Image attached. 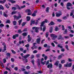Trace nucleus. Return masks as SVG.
Wrapping results in <instances>:
<instances>
[{
  "label": "nucleus",
  "instance_id": "obj_18",
  "mask_svg": "<svg viewBox=\"0 0 74 74\" xmlns=\"http://www.w3.org/2000/svg\"><path fill=\"white\" fill-rule=\"evenodd\" d=\"M25 12H31V10L29 9H27L25 10Z\"/></svg>",
  "mask_w": 74,
  "mask_h": 74
},
{
  "label": "nucleus",
  "instance_id": "obj_30",
  "mask_svg": "<svg viewBox=\"0 0 74 74\" xmlns=\"http://www.w3.org/2000/svg\"><path fill=\"white\" fill-rule=\"evenodd\" d=\"M10 53H8L6 54V55L7 56H8L9 58H10V56H10Z\"/></svg>",
  "mask_w": 74,
  "mask_h": 74
},
{
  "label": "nucleus",
  "instance_id": "obj_31",
  "mask_svg": "<svg viewBox=\"0 0 74 74\" xmlns=\"http://www.w3.org/2000/svg\"><path fill=\"white\" fill-rule=\"evenodd\" d=\"M22 19H21L20 20H19L18 22L19 23V25H21V22H22Z\"/></svg>",
  "mask_w": 74,
  "mask_h": 74
},
{
  "label": "nucleus",
  "instance_id": "obj_22",
  "mask_svg": "<svg viewBox=\"0 0 74 74\" xmlns=\"http://www.w3.org/2000/svg\"><path fill=\"white\" fill-rule=\"evenodd\" d=\"M27 21H29L30 20V17L27 16Z\"/></svg>",
  "mask_w": 74,
  "mask_h": 74
},
{
  "label": "nucleus",
  "instance_id": "obj_41",
  "mask_svg": "<svg viewBox=\"0 0 74 74\" xmlns=\"http://www.w3.org/2000/svg\"><path fill=\"white\" fill-rule=\"evenodd\" d=\"M10 2H11V3L12 4H14V3H15L16 1H10Z\"/></svg>",
  "mask_w": 74,
  "mask_h": 74
},
{
  "label": "nucleus",
  "instance_id": "obj_16",
  "mask_svg": "<svg viewBox=\"0 0 74 74\" xmlns=\"http://www.w3.org/2000/svg\"><path fill=\"white\" fill-rule=\"evenodd\" d=\"M35 23V21L31 20L30 23V25L32 26V24H34Z\"/></svg>",
  "mask_w": 74,
  "mask_h": 74
},
{
  "label": "nucleus",
  "instance_id": "obj_37",
  "mask_svg": "<svg viewBox=\"0 0 74 74\" xmlns=\"http://www.w3.org/2000/svg\"><path fill=\"white\" fill-rule=\"evenodd\" d=\"M16 13V12L15 11H13L11 12V15H14V14H15Z\"/></svg>",
  "mask_w": 74,
  "mask_h": 74
},
{
  "label": "nucleus",
  "instance_id": "obj_32",
  "mask_svg": "<svg viewBox=\"0 0 74 74\" xmlns=\"http://www.w3.org/2000/svg\"><path fill=\"white\" fill-rule=\"evenodd\" d=\"M6 23H11V21H10L9 20H7L6 22Z\"/></svg>",
  "mask_w": 74,
  "mask_h": 74
},
{
  "label": "nucleus",
  "instance_id": "obj_28",
  "mask_svg": "<svg viewBox=\"0 0 74 74\" xmlns=\"http://www.w3.org/2000/svg\"><path fill=\"white\" fill-rule=\"evenodd\" d=\"M59 38H58V40H60L61 38L62 37V36L61 35H59Z\"/></svg>",
  "mask_w": 74,
  "mask_h": 74
},
{
  "label": "nucleus",
  "instance_id": "obj_17",
  "mask_svg": "<svg viewBox=\"0 0 74 74\" xmlns=\"http://www.w3.org/2000/svg\"><path fill=\"white\" fill-rule=\"evenodd\" d=\"M59 64V61H56L54 64V65L56 66L57 67H58V64Z\"/></svg>",
  "mask_w": 74,
  "mask_h": 74
},
{
  "label": "nucleus",
  "instance_id": "obj_60",
  "mask_svg": "<svg viewBox=\"0 0 74 74\" xmlns=\"http://www.w3.org/2000/svg\"><path fill=\"white\" fill-rule=\"evenodd\" d=\"M37 58H40V54H37L36 55Z\"/></svg>",
  "mask_w": 74,
  "mask_h": 74
},
{
  "label": "nucleus",
  "instance_id": "obj_10",
  "mask_svg": "<svg viewBox=\"0 0 74 74\" xmlns=\"http://www.w3.org/2000/svg\"><path fill=\"white\" fill-rule=\"evenodd\" d=\"M40 41H41V39L40 38H38L36 39V41L38 44H40Z\"/></svg>",
  "mask_w": 74,
  "mask_h": 74
},
{
  "label": "nucleus",
  "instance_id": "obj_15",
  "mask_svg": "<svg viewBox=\"0 0 74 74\" xmlns=\"http://www.w3.org/2000/svg\"><path fill=\"white\" fill-rule=\"evenodd\" d=\"M55 25V23L53 22V21H51L50 22V23L48 24V25L49 26V25Z\"/></svg>",
  "mask_w": 74,
  "mask_h": 74
},
{
  "label": "nucleus",
  "instance_id": "obj_47",
  "mask_svg": "<svg viewBox=\"0 0 74 74\" xmlns=\"http://www.w3.org/2000/svg\"><path fill=\"white\" fill-rule=\"evenodd\" d=\"M62 19H67V16H65L62 18Z\"/></svg>",
  "mask_w": 74,
  "mask_h": 74
},
{
  "label": "nucleus",
  "instance_id": "obj_57",
  "mask_svg": "<svg viewBox=\"0 0 74 74\" xmlns=\"http://www.w3.org/2000/svg\"><path fill=\"white\" fill-rule=\"evenodd\" d=\"M11 60L12 62H14V61H15V60H14V59L12 58L11 59Z\"/></svg>",
  "mask_w": 74,
  "mask_h": 74
},
{
  "label": "nucleus",
  "instance_id": "obj_34",
  "mask_svg": "<svg viewBox=\"0 0 74 74\" xmlns=\"http://www.w3.org/2000/svg\"><path fill=\"white\" fill-rule=\"evenodd\" d=\"M62 58V56L61 55H59L58 57V59L59 60L60 59Z\"/></svg>",
  "mask_w": 74,
  "mask_h": 74
},
{
  "label": "nucleus",
  "instance_id": "obj_23",
  "mask_svg": "<svg viewBox=\"0 0 74 74\" xmlns=\"http://www.w3.org/2000/svg\"><path fill=\"white\" fill-rule=\"evenodd\" d=\"M4 9V7L1 5H0V10H3Z\"/></svg>",
  "mask_w": 74,
  "mask_h": 74
},
{
  "label": "nucleus",
  "instance_id": "obj_12",
  "mask_svg": "<svg viewBox=\"0 0 74 74\" xmlns=\"http://www.w3.org/2000/svg\"><path fill=\"white\" fill-rule=\"evenodd\" d=\"M52 66H53V65H52V64H49L47 66V68H52Z\"/></svg>",
  "mask_w": 74,
  "mask_h": 74
},
{
  "label": "nucleus",
  "instance_id": "obj_54",
  "mask_svg": "<svg viewBox=\"0 0 74 74\" xmlns=\"http://www.w3.org/2000/svg\"><path fill=\"white\" fill-rule=\"evenodd\" d=\"M48 45H47V44H45V45H44V47L45 48H46V47H47Z\"/></svg>",
  "mask_w": 74,
  "mask_h": 74
},
{
  "label": "nucleus",
  "instance_id": "obj_35",
  "mask_svg": "<svg viewBox=\"0 0 74 74\" xmlns=\"http://www.w3.org/2000/svg\"><path fill=\"white\" fill-rule=\"evenodd\" d=\"M49 35V32H47L46 33V38H48V37Z\"/></svg>",
  "mask_w": 74,
  "mask_h": 74
},
{
  "label": "nucleus",
  "instance_id": "obj_25",
  "mask_svg": "<svg viewBox=\"0 0 74 74\" xmlns=\"http://www.w3.org/2000/svg\"><path fill=\"white\" fill-rule=\"evenodd\" d=\"M67 33V29H66L64 31V32L63 33V34H66Z\"/></svg>",
  "mask_w": 74,
  "mask_h": 74
},
{
  "label": "nucleus",
  "instance_id": "obj_48",
  "mask_svg": "<svg viewBox=\"0 0 74 74\" xmlns=\"http://www.w3.org/2000/svg\"><path fill=\"white\" fill-rule=\"evenodd\" d=\"M12 10H13V11H15L16 10V7H13L12 8Z\"/></svg>",
  "mask_w": 74,
  "mask_h": 74
},
{
  "label": "nucleus",
  "instance_id": "obj_20",
  "mask_svg": "<svg viewBox=\"0 0 74 74\" xmlns=\"http://www.w3.org/2000/svg\"><path fill=\"white\" fill-rule=\"evenodd\" d=\"M6 48H7V47H6V46H5L4 47V49L2 50L3 52H5V51L7 50V49H6Z\"/></svg>",
  "mask_w": 74,
  "mask_h": 74
},
{
  "label": "nucleus",
  "instance_id": "obj_42",
  "mask_svg": "<svg viewBox=\"0 0 74 74\" xmlns=\"http://www.w3.org/2000/svg\"><path fill=\"white\" fill-rule=\"evenodd\" d=\"M58 29H58V27H57V26H56V28L55 29V31H56V32H57Z\"/></svg>",
  "mask_w": 74,
  "mask_h": 74
},
{
  "label": "nucleus",
  "instance_id": "obj_59",
  "mask_svg": "<svg viewBox=\"0 0 74 74\" xmlns=\"http://www.w3.org/2000/svg\"><path fill=\"white\" fill-rule=\"evenodd\" d=\"M40 61H38V66L39 67L40 66Z\"/></svg>",
  "mask_w": 74,
  "mask_h": 74
},
{
  "label": "nucleus",
  "instance_id": "obj_27",
  "mask_svg": "<svg viewBox=\"0 0 74 74\" xmlns=\"http://www.w3.org/2000/svg\"><path fill=\"white\" fill-rule=\"evenodd\" d=\"M0 63H1V66H2V68H4V66L3 63H2L1 61L0 62Z\"/></svg>",
  "mask_w": 74,
  "mask_h": 74
},
{
  "label": "nucleus",
  "instance_id": "obj_51",
  "mask_svg": "<svg viewBox=\"0 0 74 74\" xmlns=\"http://www.w3.org/2000/svg\"><path fill=\"white\" fill-rule=\"evenodd\" d=\"M62 30H64L65 29V28L64 27V25H62Z\"/></svg>",
  "mask_w": 74,
  "mask_h": 74
},
{
  "label": "nucleus",
  "instance_id": "obj_53",
  "mask_svg": "<svg viewBox=\"0 0 74 74\" xmlns=\"http://www.w3.org/2000/svg\"><path fill=\"white\" fill-rule=\"evenodd\" d=\"M16 7H17L18 8V10H21V8H20L19 7V6L18 5H16Z\"/></svg>",
  "mask_w": 74,
  "mask_h": 74
},
{
  "label": "nucleus",
  "instance_id": "obj_52",
  "mask_svg": "<svg viewBox=\"0 0 74 74\" xmlns=\"http://www.w3.org/2000/svg\"><path fill=\"white\" fill-rule=\"evenodd\" d=\"M5 6L7 8H10V7H9V6L7 4H5Z\"/></svg>",
  "mask_w": 74,
  "mask_h": 74
},
{
  "label": "nucleus",
  "instance_id": "obj_4",
  "mask_svg": "<svg viewBox=\"0 0 74 74\" xmlns=\"http://www.w3.org/2000/svg\"><path fill=\"white\" fill-rule=\"evenodd\" d=\"M51 37H52V40H55L56 38L58 37V36L55 35V34H51L50 35Z\"/></svg>",
  "mask_w": 74,
  "mask_h": 74
},
{
  "label": "nucleus",
  "instance_id": "obj_36",
  "mask_svg": "<svg viewBox=\"0 0 74 74\" xmlns=\"http://www.w3.org/2000/svg\"><path fill=\"white\" fill-rule=\"evenodd\" d=\"M49 7H47V8H46V12H49Z\"/></svg>",
  "mask_w": 74,
  "mask_h": 74
},
{
  "label": "nucleus",
  "instance_id": "obj_39",
  "mask_svg": "<svg viewBox=\"0 0 74 74\" xmlns=\"http://www.w3.org/2000/svg\"><path fill=\"white\" fill-rule=\"evenodd\" d=\"M4 26V24L3 23H1L0 24V27H1V28L2 27H3Z\"/></svg>",
  "mask_w": 74,
  "mask_h": 74
},
{
  "label": "nucleus",
  "instance_id": "obj_49",
  "mask_svg": "<svg viewBox=\"0 0 74 74\" xmlns=\"http://www.w3.org/2000/svg\"><path fill=\"white\" fill-rule=\"evenodd\" d=\"M31 40H32V38H28L27 40L28 42H30V41H31Z\"/></svg>",
  "mask_w": 74,
  "mask_h": 74
},
{
  "label": "nucleus",
  "instance_id": "obj_64",
  "mask_svg": "<svg viewBox=\"0 0 74 74\" xmlns=\"http://www.w3.org/2000/svg\"><path fill=\"white\" fill-rule=\"evenodd\" d=\"M30 66H27L26 67V69L27 70H29V69H30Z\"/></svg>",
  "mask_w": 74,
  "mask_h": 74
},
{
  "label": "nucleus",
  "instance_id": "obj_46",
  "mask_svg": "<svg viewBox=\"0 0 74 74\" xmlns=\"http://www.w3.org/2000/svg\"><path fill=\"white\" fill-rule=\"evenodd\" d=\"M11 51L12 53H14V54H15V53H16V52L14 51V50H11Z\"/></svg>",
  "mask_w": 74,
  "mask_h": 74
},
{
  "label": "nucleus",
  "instance_id": "obj_2",
  "mask_svg": "<svg viewBox=\"0 0 74 74\" xmlns=\"http://www.w3.org/2000/svg\"><path fill=\"white\" fill-rule=\"evenodd\" d=\"M13 17H14V19L15 21V19H16V20L19 19L20 18H22V16H21V15L20 14H19L18 16H16V15H14V16Z\"/></svg>",
  "mask_w": 74,
  "mask_h": 74
},
{
  "label": "nucleus",
  "instance_id": "obj_7",
  "mask_svg": "<svg viewBox=\"0 0 74 74\" xmlns=\"http://www.w3.org/2000/svg\"><path fill=\"white\" fill-rule=\"evenodd\" d=\"M59 13H58V12H56V16L57 17H60L61 15H62V13L61 12V11H59Z\"/></svg>",
  "mask_w": 74,
  "mask_h": 74
},
{
  "label": "nucleus",
  "instance_id": "obj_58",
  "mask_svg": "<svg viewBox=\"0 0 74 74\" xmlns=\"http://www.w3.org/2000/svg\"><path fill=\"white\" fill-rule=\"evenodd\" d=\"M37 27H36V26L33 27H32V30H34V29H35V30H36V28H37Z\"/></svg>",
  "mask_w": 74,
  "mask_h": 74
},
{
  "label": "nucleus",
  "instance_id": "obj_29",
  "mask_svg": "<svg viewBox=\"0 0 74 74\" xmlns=\"http://www.w3.org/2000/svg\"><path fill=\"white\" fill-rule=\"evenodd\" d=\"M3 15L5 16V17H6V18L8 17V15L7 14H6L4 12H3Z\"/></svg>",
  "mask_w": 74,
  "mask_h": 74
},
{
  "label": "nucleus",
  "instance_id": "obj_3",
  "mask_svg": "<svg viewBox=\"0 0 74 74\" xmlns=\"http://www.w3.org/2000/svg\"><path fill=\"white\" fill-rule=\"evenodd\" d=\"M73 5L70 2H68L67 3L66 5V8L68 10H70V8L69 7H71Z\"/></svg>",
  "mask_w": 74,
  "mask_h": 74
},
{
  "label": "nucleus",
  "instance_id": "obj_38",
  "mask_svg": "<svg viewBox=\"0 0 74 74\" xmlns=\"http://www.w3.org/2000/svg\"><path fill=\"white\" fill-rule=\"evenodd\" d=\"M27 35V34L26 33L24 32L23 33L22 35L23 36H26Z\"/></svg>",
  "mask_w": 74,
  "mask_h": 74
},
{
  "label": "nucleus",
  "instance_id": "obj_40",
  "mask_svg": "<svg viewBox=\"0 0 74 74\" xmlns=\"http://www.w3.org/2000/svg\"><path fill=\"white\" fill-rule=\"evenodd\" d=\"M19 44H24V41L23 40H22L21 42L19 41Z\"/></svg>",
  "mask_w": 74,
  "mask_h": 74
},
{
  "label": "nucleus",
  "instance_id": "obj_14",
  "mask_svg": "<svg viewBox=\"0 0 74 74\" xmlns=\"http://www.w3.org/2000/svg\"><path fill=\"white\" fill-rule=\"evenodd\" d=\"M40 29L39 27H37L35 29V32L36 33H38L39 31L38 30L39 29Z\"/></svg>",
  "mask_w": 74,
  "mask_h": 74
},
{
  "label": "nucleus",
  "instance_id": "obj_1",
  "mask_svg": "<svg viewBox=\"0 0 74 74\" xmlns=\"http://www.w3.org/2000/svg\"><path fill=\"white\" fill-rule=\"evenodd\" d=\"M45 23V21H43L41 23V25H40V30L41 31L42 30L43 32H45V30H46V26L44 24ZM43 26V28L42 27Z\"/></svg>",
  "mask_w": 74,
  "mask_h": 74
},
{
  "label": "nucleus",
  "instance_id": "obj_43",
  "mask_svg": "<svg viewBox=\"0 0 74 74\" xmlns=\"http://www.w3.org/2000/svg\"><path fill=\"white\" fill-rule=\"evenodd\" d=\"M5 69L7 70H8V71H11V69L8 67H6Z\"/></svg>",
  "mask_w": 74,
  "mask_h": 74
},
{
  "label": "nucleus",
  "instance_id": "obj_6",
  "mask_svg": "<svg viewBox=\"0 0 74 74\" xmlns=\"http://www.w3.org/2000/svg\"><path fill=\"white\" fill-rule=\"evenodd\" d=\"M58 47L59 48H61V51H62V52H64L65 51V49L64 48H63V47L62 46H60V44H58ZM63 48V49H62Z\"/></svg>",
  "mask_w": 74,
  "mask_h": 74
},
{
  "label": "nucleus",
  "instance_id": "obj_56",
  "mask_svg": "<svg viewBox=\"0 0 74 74\" xmlns=\"http://www.w3.org/2000/svg\"><path fill=\"white\" fill-rule=\"evenodd\" d=\"M26 23L25 22H23L22 24V26H24L25 25V24H26Z\"/></svg>",
  "mask_w": 74,
  "mask_h": 74
},
{
  "label": "nucleus",
  "instance_id": "obj_5",
  "mask_svg": "<svg viewBox=\"0 0 74 74\" xmlns=\"http://www.w3.org/2000/svg\"><path fill=\"white\" fill-rule=\"evenodd\" d=\"M64 66L65 67H70L72 66V63L70 62L69 64L67 63L66 64H64Z\"/></svg>",
  "mask_w": 74,
  "mask_h": 74
},
{
  "label": "nucleus",
  "instance_id": "obj_24",
  "mask_svg": "<svg viewBox=\"0 0 74 74\" xmlns=\"http://www.w3.org/2000/svg\"><path fill=\"white\" fill-rule=\"evenodd\" d=\"M65 47L67 51H69V46L68 45H66L65 46Z\"/></svg>",
  "mask_w": 74,
  "mask_h": 74
},
{
  "label": "nucleus",
  "instance_id": "obj_33",
  "mask_svg": "<svg viewBox=\"0 0 74 74\" xmlns=\"http://www.w3.org/2000/svg\"><path fill=\"white\" fill-rule=\"evenodd\" d=\"M65 60H62L61 61V64H64V63H65Z\"/></svg>",
  "mask_w": 74,
  "mask_h": 74
},
{
  "label": "nucleus",
  "instance_id": "obj_13",
  "mask_svg": "<svg viewBox=\"0 0 74 74\" xmlns=\"http://www.w3.org/2000/svg\"><path fill=\"white\" fill-rule=\"evenodd\" d=\"M53 27H50V30L49 31V32H50V33H51L53 32Z\"/></svg>",
  "mask_w": 74,
  "mask_h": 74
},
{
  "label": "nucleus",
  "instance_id": "obj_8",
  "mask_svg": "<svg viewBox=\"0 0 74 74\" xmlns=\"http://www.w3.org/2000/svg\"><path fill=\"white\" fill-rule=\"evenodd\" d=\"M19 37V34H16L15 35H13L12 36V38L13 39H16V37Z\"/></svg>",
  "mask_w": 74,
  "mask_h": 74
},
{
  "label": "nucleus",
  "instance_id": "obj_44",
  "mask_svg": "<svg viewBox=\"0 0 74 74\" xmlns=\"http://www.w3.org/2000/svg\"><path fill=\"white\" fill-rule=\"evenodd\" d=\"M19 50H20V51H21V52L23 51V50H24L23 48L22 47L20 48Z\"/></svg>",
  "mask_w": 74,
  "mask_h": 74
},
{
  "label": "nucleus",
  "instance_id": "obj_61",
  "mask_svg": "<svg viewBox=\"0 0 74 74\" xmlns=\"http://www.w3.org/2000/svg\"><path fill=\"white\" fill-rule=\"evenodd\" d=\"M25 47H26V48H28V47H29V44H27L26 45H25Z\"/></svg>",
  "mask_w": 74,
  "mask_h": 74
},
{
  "label": "nucleus",
  "instance_id": "obj_19",
  "mask_svg": "<svg viewBox=\"0 0 74 74\" xmlns=\"http://www.w3.org/2000/svg\"><path fill=\"white\" fill-rule=\"evenodd\" d=\"M23 32V31H22L21 29H18L17 32L18 33H19V34H21V33H22Z\"/></svg>",
  "mask_w": 74,
  "mask_h": 74
},
{
  "label": "nucleus",
  "instance_id": "obj_50",
  "mask_svg": "<svg viewBox=\"0 0 74 74\" xmlns=\"http://www.w3.org/2000/svg\"><path fill=\"white\" fill-rule=\"evenodd\" d=\"M0 3H1V4H4L5 3V2L4 1H2L1 0L0 1Z\"/></svg>",
  "mask_w": 74,
  "mask_h": 74
},
{
  "label": "nucleus",
  "instance_id": "obj_62",
  "mask_svg": "<svg viewBox=\"0 0 74 74\" xmlns=\"http://www.w3.org/2000/svg\"><path fill=\"white\" fill-rule=\"evenodd\" d=\"M14 70L15 71H17V70H18V68L17 67H15L14 68Z\"/></svg>",
  "mask_w": 74,
  "mask_h": 74
},
{
  "label": "nucleus",
  "instance_id": "obj_55",
  "mask_svg": "<svg viewBox=\"0 0 74 74\" xmlns=\"http://www.w3.org/2000/svg\"><path fill=\"white\" fill-rule=\"evenodd\" d=\"M58 66H59V68H61V67H62V64H59Z\"/></svg>",
  "mask_w": 74,
  "mask_h": 74
},
{
  "label": "nucleus",
  "instance_id": "obj_9",
  "mask_svg": "<svg viewBox=\"0 0 74 74\" xmlns=\"http://www.w3.org/2000/svg\"><path fill=\"white\" fill-rule=\"evenodd\" d=\"M37 12V10H35L34 12V13L32 15V16H36V14Z\"/></svg>",
  "mask_w": 74,
  "mask_h": 74
},
{
  "label": "nucleus",
  "instance_id": "obj_11",
  "mask_svg": "<svg viewBox=\"0 0 74 74\" xmlns=\"http://www.w3.org/2000/svg\"><path fill=\"white\" fill-rule=\"evenodd\" d=\"M30 56V55L29 54H27L26 55L24 56H23V58H24V59H26L27 58L29 57Z\"/></svg>",
  "mask_w": 74,
  "mask_h": 74
},
{
  "label": "nucleus",
  "instance_id": "obj_26",
  "mask_svg": "<svg viewBox=\"0 0 74 74\" xmlns=\"http://www.w3.org/2000/svg\"><path fill=\"white\" fill-rule=\"evenodd\" d=\"M31 62L32 63L33 65H34V62H35V60L34 59H33L31 61Z\"/></svg>",
  "mask_w": 74,
  "mask_h": 74
},
{
  "label": "nucleus",
  "instance_id": "obj_21",
  "mask_svg": "<svg viewBox=\"0 0 74 74\" xmlns=\"http://www.w3.org/2000/svg\"><path fill=\"white\" fill-rule=\"evenodd\" d=\"M17 22L16 21H13V24L14 26H15L16 25Z\"/></svg>",
  "mask_w": 74,
  "mask_h": 74
},
{
  "label": "nucleus",
  "instance_id": "obj_63",
  "mask_svg": "<svg viewBox=\"0 0 74 74\" xmlns=\"http://www.w3.org/2000/svg\"><path fill=\"white\" fill-rule=\"evenodd\" d=\"M36 22H35V24L36 25H38V21L37 20H36Z\"/></svg>",
  "mask_w": 74,
  "mask_h": 74
},
{
  "label": "nucleus",
  "instance_id": "obj_45",
  "mask_svg": "<svg viewBox=\"0 0 74 74\" xmlns=\"http://www.w3.org/2000/svg\"><path fill=\"white\" fill-rule=\"evenodd\" d=\"M34 55H32L31 57V59H34Z\"/></svg>",
  "mask_w": 74,
  "mask_h": 74
}]
</instances>
